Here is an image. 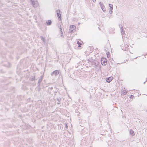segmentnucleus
Masks as SVG:
<instances>
[{"instance_id": "nucleus-1", "label": "nucleus", "mask_w": 147, "mask_h": 147, "mask_svg": "<svg viewBox=\"0 0 147 147\" xmlns=\"http://www.w3.org/2000/svg\"><path fill=\"white\" fill-rule=\"evenodd\" d=\"M59 70H56L51 73V75L52 76H56L59 74Z\"/></svg>"}, {"instance_id": "nucleus-2", "label": "nucleus", "mask_w": 147, "mask_h": 147, "mask_svg": "<svg viewBox=\"0 0 147 147\" xmlns=\"http://www.w3.org/2000/svg\"><path fill=\"white\" fill-rule=\"evenodd\" d=\"M101 62L102 65H105L107 63V60L105 58H103L101 59Z\"/></svg>"}, {"instance_id": "nucleus-3", "label": "nucleus", "mask_w": 147, "mask_h": 147, "mask_svg": "<svg viewBox=\"0 0 147 147\" xmlns=\"http://www.w3.org/2000/svg\"><path fill=\"white\" fill-rule=\"evenodd\" d=\"M32 2V4L34 7H37L38 4L36 1L34 0H30Z\"/></svg>"}, {"instance_id": "nucleus-4", "label": "nucleus", "mask_w": 147, "mask_h": 147, "mask_svg": "<svg viewBox=\"0 0 147 147\" xmlns=\"http://www.w3.org/2000/svg\"><path fill=\"white\" fill-rule=\"evenodd\" d=\"M99 4L102 10L104 12H105V11H106V9L104 4L102 3L101 2H100L99 3Z\"/></svg>"}, {"instance_id": "nucleus-5", "label": "nucleus", "mask_w": 147, "mask_h": 147, "mask_svg": "<svg viewBox=\"0 0 147 147\" xmlns=\"http://www.w3.org/2000/svg\"><path fill=\"white\" fill-rule=\"evenodd\" d=\"M76 28V27L74 25H71L70 26V31L72 32L74 31Z\"/></svg>"}, {"instance_id": "nucleus-6", "label": "nucleus", "mask_w": 147, "mask_h": 147, "mask_svg": "<svg viewBox=\"0 0 147 147\" xmlns=\"http://www.w3.org/2000/svg\"><path fill=\"white\" fill-rule=\"evenodd\" d=\"M57 16L58 18H59L60 20H61V15L60 13V11L59 10L57 9L56 11Z\"/></svg>"}, {"instance_id": "nucleus-7", "label": "nucleus", "mask_w": 147, "mask_h": 147, "mask_svg": "<svg viewBox=\"0 0 147 147\" xmlns=\"http://www.w3.org/2000/svg\"><path fill=\"white\" fill-rule=\"evenodd\" d=\"M109 6L110 7L109 13L110 14H111L113 13L112 10L113 9V5L111 4H109Z\"/></svg>"}, {"instance_id": "nucleus-8", "label": "nucleus", "mask_w": 147, "mask_h": 147, "mask_svg": "<svg viewBox=\"0 0 147 147\" xmlns=\"http://www.w3.org/2000/svg\"><path fill=\"white\" fill-rule=\"evenodd\" d=\"M43 78V76L42 75L40 77V78L39 79V80H38V86H40V83L41 82V81H42Z\"/></svg>"}, {"instance_id": "nucleus-9", "label": "nucleus", "mask_w": 147, "mask_h": 147, "mask_svg": "<svg viewBox=\"0 0 147 147\" xmlns=\"http://www.w3.org/2000/svg\"><path fill=\"white\" fill-rule=\"evenodd\" d=\"M113 78V77H110L108 78H107L106 80V81L108 82L109 83L111 81Z\"/></svg>"}, {"instance_id": "nucleus-10", "label": "nucleus", "mask_w": 147, "mask_h": 147, "mask_svg": "<svg viewBox=\"0 0 147 147\" xmlns=\"http://www.w3.org/2000/svg\"><path fill=\"white\" fill-rule=\"evenodd\" d=\"M120 28L121 30V33L122 35L124 34V30L123 27H120Z\"/></svg>"}, {"instance_id": "nucleus-11", "label": "nucleus", "mask_w": 147, "mask_h": 147, "mask_svg": "<svg viewBox=\"0 0 147 147\" xmlns=\"http://www.w3.org/2000/svg\"><path fill=\"white\" fill-rule=\"evenodd\" d=\"M46 23L47 25H50L51 24V20H48Z\"/></svg>"}, {"instance_id": "nucleus-12", "label": "nucleus", "mask_w": 147, "mask_h": 147, "mask_svg": "<svg viewBox=\"0 0 147 147\" xmlns=\"http://www.w3.org/2000/svg\"><path fill=\"white\" fill-rule=\"evenodd\" d=\"M127 91L125 90H124L122 92H121V93H122L123 94L125 95L127 93Z\"/></svg>"}, {"instance_id": "nucleus-13", "label": "nucleus", "mask_w": 147, "mask_h": 147, "mask_svg": "<svg viewBox=\"0 0 147 147\" xmlns=\"http://www.w3.org/2000/svg\"><path fill=\"white\" fill-rule=\"evenodd\" d=\"M60 30L61 32V36L63 37V32H62V29L61 28H60Z\"/></svg>"}, {"instance_id": "nucleus-14", "label": "nucleus", "mask_w": 147, "mask_h": 147, "mask_svg": "<svg viewBox=\"0 0 147 147\" xmlns=\"http://www.w3.org/2000/svg\"><path fill=\"white\" fill-rule=\"evenodd\" d=\"M130 134L131 135H134V131H132L131 129L130 130Z\"/></svg>"}, {"instance_id": "nucleus-15", "label": "nucleus", "mask_w": 147, "mask_h": 147, "mask_svg": "<svg viewBox=\"0 0 147 147\" xmlns=\"http://www.w3.org/2000/svg\"><path fill=\"white\" fill-rule=\"evenodd\" d=\"M57 100L58 101V102H57V103L58 104H59V102H60V100H61L60 98H57Z\"/></svg>"}, {"instance_id": "nucleus-16", "label": "nucleus", "mask_w": 147, "mask_h": 147, "mask_svg": "<svg viewBox=\"0 0 147 147\" xmlns=\"http://www.w3.org/2000/svg\"><path fill=\"white\" fill-rule=\"evenodd\" d=\"M41 40L44 42H45V38L41 36Z\"/></svg>"}, {"instance_id": "nucleus-17", "label": "nucleus", "mask_w": 147, "mask_h": 147, "mask_svg": "<svg viewBox=\"0 0 147 147\" xmlns=\"http://www.w3.org/2000/svg\"><path fill=\"white\" fill-rule=\"evenodd\" d=\"M77 43L79 45L78 47H80V45H81V44L78 41H77Z\"/></svg>"}, {"instance_id": "nucleus-18", "label": "nucleus", "mask_w": 147, "mask_h": 147, "mask_svg": "<svg viewBox=\"0 0 147 147\" xmlns=\"http://www.w3.org/2000/svg\"><path fill=\"white\" fill-rule=\"evenodd\" d=\"M93 2H94L96 1V0H93Z\"/></svg>"}, {"instance_id": "nucleus-19", "label": "nucleus", "mask_w": 147, "mask_h": 147, "mask_svg": "<svg viewBox=\"0 0 147 147\" xmlns=\"http://www.w3.org/2000/svg\"><path fill=\"white\" fill-rule=\"evenodd\" d=\"M66 127H67V124L66 125Z\"/></svg>"}, {"instance_id": "nucleus-20", "label": "nucleus", "mask_w": 147, "mask_h": 147, "mask_svg": "<svg viewBox=\"0 0 147 147\" xmlns=\"http://www.w3.org/2000/svg\"><path fill=\"white\" fill-rule=\"evenodd\" d=\"M107 57H108V54L107 53Z\"/></svg>"}, {"instance_id": "nucleus-21", "label": "nucleus", "mask_w": 147, "mask_h": 147, "mask_svg": "<svg viewBox=\"0 0 147 147\" xmlns=\"http://www.w3.org/2000/svg\"><path fill=\"white\" fill-rule=\"evenodd\" d=\"M131 96H133L132 95H131Z\"/></svg>"}, {"instance_id": "nucleus-22", "label": "nucleus", "mask_w": 147, "mask_h": 147, "mask_svg": "<svg viewBox=\"0 0 147 147\" xmlns=\"http://www.w3.org/2000/svg\"><path fill=\"white\" fill-rule=\"evenodd\" d=\"M34 80V79H32V80Z\"/></svg>"}]
</instances>
